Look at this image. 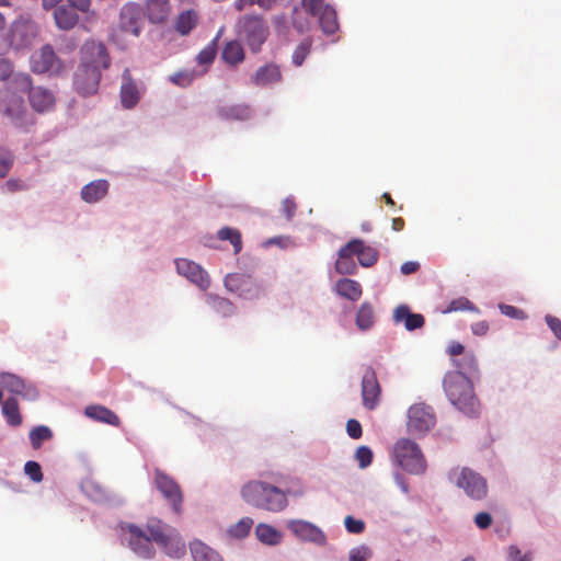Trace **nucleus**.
<instances>
[{
    "label": "nucleus",
    "instance_id": "obj_37",
    "mask_svg": "<svg viewBox=\"0 0 561 561\" xmlns=\"http://www.w3.org/2000/svg\"><path fill=\"white\" fill-rule=\"evenodd\" d=\"M257 539L267 545H276L280 541V534L267 524H259L255 529Z\"/></svg>",
    "mask_w": 561,
    "mask_h": 561
},
{
    "label": "nucleus",
    "instance_id": "obj_14",
    "mask_svg": "<svg viewBox=\"0 0 561 561\" xmlns=\"http://www.w3.org/2000/svg\"><path fill=\"white\" fill-rule=\"evenodd\" d=\"M289 530L300 540L310 541L319 546L327 543L325 534L316 525L306 520H291L288 524Z\"/></svg>",
    "mask_w": 561,
    "mask_h": 561
},
{
    "label": "nucleus",
    "instance_id": "obj_35",
    "mask_svg": "<svg viewBox=\"0 0 561 561\" xmlns=\"http://www.w3.org/2000/svg\"><path fill=\"white\" fill-rule=\"evenodd\" d=\"M197 20V13L194 10L182 12L176 20V31L182 35H187L195 27Z\"/></svg>",
    "mask_w": 561,
    "mask_h": 561
},
{
    "label": "nucleus",
    "instance_id": "obj_41",
    "mask_svg": "<svg viewBox=\"0 0 561 561\" xmlns=\"http://www.w3.org/2000/svg\"><path fill=\"white\" fill-rule=\"evenodd\" d=\"M11 88L13 89L12 92L27 93L30 95L35 87H33L32 78L28 75L16 73L11 81Z\"/></svg>",
    "mask_w": 561,
    "mask_h": 561
},
{
    "label": "nucleus",
    "instance_id": "obj_48",
    "mask_svg": "<svg viewBox=\"0 0 561 561\" xmlns=\"http://www.w3.org/2000/svg\"><path fill=\"white\" fill-rule=\"evenodd\" d=\"M499 309L504 316L512 318V319L524 320L527 318V314L525 313L524 310H522L515 306H512V305L500 304Z\"/></svg>",
    "mask_w": 561,
    "mask_h": 561
},
{
    "label": "nucleus",
    "instance_id": "obj_25",
    "mask_svg": "<svg viewBox=\"0 0 561 561\" xmlns=\"http://www.w3.org/2000/svg\"><path fill=\"white\" fill-rule=\"evenodd\" d=\"M108 187L106 180L92 181L82 187L81 198L89 204L96 203L107 194Z\"/></svg>",
    "mask_w": 561,
    "mask_h": 561
},
{
    "label": "nucleus",
    "instance_id": "obj_46",
    "mask_svg": "<svg viewBox=\"0 0 561 561\" xmlns=\"http://www.w3.org/2000/svg\"><path fill=\"white\" fill-rule=\"evenodd\" d=\"M214 308L224 317H230L234 313V305L227 298L216 297L214 299Z\"/></svg>",
    "mask_w": 561,
    "mask_h": 561
},
{
    "label": "nucleus",
    "instance_id": "obj_38",
    "mask_svg": "<svg viewBox=\"0 0 561 561\" xmlns=\"http://www.w3.org/2000/svg\"><path fill=\"white\" fill-rule=\"evenodd\" d=\"M453 365L457 368L455 373L473 374L478 370V362L473 354L465 353L460 359L453 358Z\"/></svg>",
    "mask_w": 561,
    "mask_h": 561
},
{
    "label": "nucleus",
    "instance_id": "obj_56",
    "mask_svg": "<svg viewBox=\"0 0 561 561\" xmlns=\"http://www.w3.org/2000/svg\"><path fill=\"white\" fill-rule=\"evenodd\" d=\"M13 164V156L5 151L0 152V178H4Z\"/></svg>",
    "mask_w": 561,
    "mask_h": 561
},
{
    "label": "nucleus",
    "instance_id": "obj_1",
    "mask_svg": "<svg viewBox=\"0 0 561 561\" xmlns=\"http://www.w3.org/2000/svg\"><path fill=\"white\" fill-rule=\"evenodd\" d=\"M173 527L163 523L161 519L151 517L147 520L146 527L136 525L127 526V541L130 549L141 558H152L154 556L153 542L161 546L173 531Z\"/></svg>",
    "mask_w": 561,
    "mask_h": 561
},
{
    "label": "nucleus",
    "instance_id": "obj_44",
    "mask_svg": "<svg viewBox=\"0 0 561 561\" xmlns=\"http://www.w3.org/2000/svg\"><path fill=\"white\" fill-rule=\"evenodd\" d=\"M470 310L478 312L477 307L467 298L460 297L449 302L446 312Z\"/></svg>",
    "mask_w": 561,
    "mask_h": 561
},
{
    "label": "nucleus",
    "instance_id": "obj_39",
    "mask_svg": "<svg viewBox=\"0 0 561 561\" xmlns=\"http://www.w3.org/2000/svg\"><path fill=\"white\" fill-rule=\"evenodd\" d=\"M217 237L221 241H229L236 254L242 250L241 232L238 229L224 227L218 231Z\"/></svg>",
    "mask_w": 561,
    "mask_h": 561
},
{
    "label": "nucleus",
    "instance_id": "obj_7",
    "mask_svg": "<svg viewBox=\"0 0 561 561\" xmlns=\"http://www.w3.org/2000/svg\"><path fill=\"white\" fill-rule=\"evenodd\" d=\"M225 287L243 299H259L265 294V286L261 280L245 273H230L225 277Z\"/></svg>",
    "mask_w": 561,
    "mask_h": 561
},
{
    "label": "nucleus",
    "instance_id": "obj_3",
    "mask_svg": "<svg viewBox=\"0 0 561 561\" xmlns=\"http://www.w3.org/2000/svg\"><path fill=\"white\" fill-rule=\"evenodd\" d=\"M443 383L445 393L455 408L469 416L478 413L479 401L473 392L472 382L466 375L447 373Z\"/></svg>",
    "mask_w": 561,
    "mask_h": 561
},
{
    "label": "nucleus",
    "instance_id": "obj_42",
    "mask_svg": "<svg viewBox=\"0 0 561 561\" xmlns=\"http://www.w3.org/2000/svg\"><path fill=\"white\" fill-rule=\"evenodd\" d=\"M253 525L250 517H244L230 528V534L236 538H244L249 535Z\"/></svg>",
    "mask_w": 561,
    "mask_h": 561
},
{
    "label": "nucleus",
    "instance_id": "obj_36",
    "mask_svg": "<svg viewBox=\"0 0 561 561\" xmlns=\"http://www.w3.org/2000/svg\"><path fill=\"white\" fill-rule=\"evenodd\" d=\"M168 9V0H148L147 2L148 16L154 23L164 20Z\"/></svg>",
    "mask_w": 561,
    "mask_h": 561
},
{
    "label": "nucleus",
    "instance_id": "obj_61",
    "mask_svg": "<svg viewBox=\"0 0 561 561\" xmlns=\"http://www.w3.org/2000/svg\"><path fill=\"white\" fill-rule=\"evenodd\" d=\"M296 208H297V206H296L295 202L290 198H286L282 203V211L288 220L294 217Z\"/></svg>",
    "mask_w": 561,
    "mask_h": 561
},
{
    "label": "nucleus",
    "instance_id": "obj_20",
    "mask_svg": "<svg viewBox=\"0 0 561 561\" xmlns=\"http://www.w3.org/2000/svg\"><path fill=\"white\" fill-rule=\"evenodd\" d=\"M57 56L50 45H45L32 56V70L36 73H44L54 69Z\"/></svg>",
    "mask_w": 561,
    "mask_h": 561
},
{
    "label": "nucleus",
    "instance_id": "obj_63",
    "mask_svg": "<svg viewBox=\"0 0 561 561\" xmlns=\"http://www.w3.org/2000/svg\"><path fill=\"white\" fill-rule=\"evenodd\" d=\"M472 333L478 336H483L489 331V323L486 321H479L471 325Z\"/></svg>",
    "mask_w": 561,
    "mask_h": 561
},
{
    "label": "nucleus",
    "instance_id": "obj_60",
    "mask_svg": "<svg viewBox=\"0 0 561 561\" xmlns=\"http://www.w3.org/2000/svg\"><path fill=\"white\" fill-rule=\"evenodd\" d=\"M13 66L10 60L0 58V81H4L11 77Z\"/></svg>",
    "mask_w": 561,
    "mask_h": 561
},
{
    "label": "nucleus",
    "instance_id": "obj_19",
    "mask_svg": "<svg viewBox=\"0 0 561 561\" xmlns=\"http://www.w3.org/2000/svg\"><path fill=\"white\" fill-rule=\"evenodd\" d=\"M123 83L121 87V102L123 107L133 108L140 100L139 90L134 82L129 69L123 71Z\"/></svg>",
    "mask_w": 561,
    "mask_h": 561
},
{
    "label": "nucleus",
    "instance_id": "obj_12",
    "mask_svg": "<svg viewBox=\"0 0 561 561\" xmlns=\"http://www.w3.org/2000/svg\"><path fill=\"white\" fill-rule=\"evenodd\" d=\"M381 398V387L378 381L376 371L368 366L362 378V400L365 409L375 410Z\"/></svg>",
    "mask_w": 561,
    "mask_h": 561
},
{
    "label": "nucleus",
    "instance_id": "obj_32",
    "mask_svg": "<svg viewBox=\"0 0 561 561\" xmlns=\"http://www.w3.org/2000/svg\"><path fill=\"white\" fill-rule=\"evenodd\" d=\"M194 561H222L221 557L202 541L195 540L190 545Z\"/></svg>",
    "mask_w": 561,
    "mask_h": 561
},
{
    "label": "nucleus",
    "instance_id": "obj_50",
    "mask_svg": "<svg viewBox=\"0 0 561 561\" xmlns=\"http://www.w3.org/2000/svg\"><path fill=\"white\" fill-rule=\"evenodd\" d=\"M344 525L350 534H362L365 530V523L360 519H355L351 515L345 517Z\"/></svg>",
    "mask_w": 561,
    "mask_h": 561
},
{
    "label": "nucleus",
    "instance_id": "obj_22",
    "mask_svg": "<svg viewBox=\"0 0 561 561\" xmlns=\"http://www.w3.org/2000/svg\"><path fill=\"white\" fill-rule=\"evenodd\" d=\"M353 243L352 251L357 256L358 263L364 267L373 266L378 260V252L373 247L366 245L363 240L353 239L350 241Z\"/></svg>",
    "mask_w": 561,
    "mask_h": 561
},
{
    "label": "nucleus",
    "instance_id": "obj_62",
    "mask_svg": "<svg viewBox=\"0 0 561 561\" xmlns=\"http://www.w3.org/2000/svg\"><path fill=\"white\" fill-rule=\"evenodd\" d=\"M68 5L72 8L75 11L87 12L90 8V0H67Z\"/></svg>",
    "mask_w": 561,
    "mask_h": 561
},
{
    "label": "nucleus",
    "instance_id": "obj_11",
    "mask_svg": "<svg viewBox=\"0 0 561 561\" xmlns=\"http://www.w3.org/2000/svg\"><path fill=\"white\" fill-rule=\"evenodd\" d=\"M101 79L102 72L79 64L73 77V88L83 96L93 95L99 91Z\"/></svg>",
    "mask_w": 561,
    "mask_h": 561
},
{
    "label": "nucleus",
    "instance_id": "obj_21",
    "mask_svg": "<svg viewBox=\"0 0 561 561\" xmlns=\"http://www.w3.org/2000/svg\"><path fill=\"white\" fill-rule=\"evenodd\" d=\"M84 414L95 422L108 424L112 426L121 425V419L118 417V415L114 411L104 405H88L84 410Z\"/></svg>",
    "mask_w": 561,
    "mask_h": 561
},
{
    "label": "nucleus",
    "instance_id": "obj_31",
    "mask_svg": "<svg viewBox=\"0 0 561 561\" xmlns=\"http://www.w3.org/2000/svg\"><path fill=\"white\" fill-rule=\"evenodd\" d=\"M320 27L327 35L334 34L339 30L337 14L335 9L329 4L318 16Z\"/></svg>",
    "mask_w": 561,
    "mask_h": 561
},
{
    "label": "nucleus",
    "instance_id": "obj_47",
    "mask_svg": "<svg viewBox=\"0 0 561 561\" xmlns=\"http://www.w3.org/2000/svg\"><path fill=\"white\" fill-rule=\"evenodd\" d=\"M355 458L358 461L360 468H366L373 461V451L367 446H360L356 450Z\"/></svg>",
    "mask_w": 561,
    "mask_h": 561
},
{
    "label": "nucleus",
    "instance_id": "obj_6",
    "mask_svg": "<svg viewBox=\"0 0 561 561\" xmlns=\"http://www.w3.org/2000/svg\"><path fill=\"white\" fill-rule=\"evenodd\" d=\"M238 34L253 53H257L268 36V27L257 15H244L238 22Z\"/></svg>",
    "mask_w": 561,
    "mask_h": 561
},
{
    "label": "nucleus",
    "instance_id": "obj_17",
    "mask_svg": "<svg viewBox=\"0 0 561 561\" xmlns=\"http://www.w3.org/2000/svg\"><path fill=\"white\" fill-rule=\"evenodd\" d=\"M0 383L10 392L33 399L37 396L36 390L26 385L25 381L16 375L3 373L0 375Z\"/></svg>",
    "mask_w": 561,
    "mask_h": 561
},
{
    "label": "nucleus",
    "instance_id": "obj_2",
    "mask_svg": "<svg viewBox=\"0 0 561 561\" xmlns=\"http://www.w3.org/2000/svg\"><path fill=\"white\" fill-rule=\"evenodd\" d=\"M242 499L251 506L277 513L288 504L286 493L278 486L261 480H252L241 489Z\"/></svg>",
    "mask_w": 561,
    "mask_h": 561
},
{
    "label": "nucleus",
    "instance_id": "obj_4",
    "mask_svg": "<svg viewBox=\"0 0 561 561\" xmlns=\"http://www.w3.org/2000/svg\"><path fill=\"white\" fill-rule=\"evenodd\" d=\"M394 462L410 474H422L426 470V460L420 446L410 438L398 439L392 447Z\"/></svg>",
    "mask_w": 561,
    "mask_h": 561
},
{
    "label": "nucleus",
    "instance_id": "obj_9",
    "mask_svg": "<svg viewBox=\"0 0 561 561\" xmlns=\"http://www.w3.org/2000/svg\"><path fill=\"white\" fill-rule=\"evenodd\" d=\"M436 417L433 409L424 403H416L408 411V432L414 436H424L434 427Z\"/></svg>",
    "mask_w": 561,
    "mask_h": 561
},
{
    "label": "nucleus",
    "instance_id": "obj_5",
    "mask_svg": "<svg viewBox=\"0 0 561 561\" xmlns=\"http://www.w3.org/2000/svg\"><path fill=\"white\" fill-rule=\"evenodd\" d=\"M449 480L462 489L472 500L481 501L488 494L485 479L470 468H455L449 472Z\"/></svg>",
    "mask_w": 561,
    "mask_h": 561
},
{
    "label": "nucleus",
    "instance_id": "obj_30",
    "mask_svg": "<svg viewBox=\"0 0 561 561\" xmlns=\"http://www.w3.org/2000/svg\"><path fill=\"white\" fill-rule=\"evenodd\" d=\"M355 323L360 331H367L374 327L375 309L370 302L364 301L359 306L356 313Z\"/></svg>",
    "mask_w": 561,
    "mask_h": 561
},
{
    "label": "nucleus",
    "instance_id": "obj_33",
    "mask_svg": "<svg viewBox=\"0 0 561 561\" xmlns=\"http://www.w3.org/2000/svg\"><path fill=\"white\" fill-rule=\"evenodd\" d=\"M221 57L227 64L236 66L243 61L244 49L238 41H231L225 45Z\"/></svg>",
    "mask_w": 561,
    "mask_h": 561
},
{
    "label": "nucleus",
    "instance_id": "obj_40",
    "mask_svg": "<svg viewBox=\"0 0 561 561\" xmlns=\"http://www.w3.org/2000/svg\"><path fill=\"white\" fill-rule=\"evenodd\" d=\"M53 437V432L49 427L41 425L34 427L30 432V440L34 449L41 448L43 442L48 440Z\"/></svg>",
    "mask_w": 561,
    "mask_h": 561
},
{
    "label": "nucleus",
    "instance_id": "obj_8",
    "mask_svg": "<svg viewBox=\"0 0 561 561\" xmlns=\"http://www.w3.org/2000/svg\"><path fill=\"white\" fill-rule=\"evenodd\" d=\"M79 64L103 72L111 67L112 59L104 43L89 39L80 47Z\"/></svg>",
    "mask_w": 561,
    "mask_h": 561
},
{
    "label": "nucleus",
    "instance_id": "obj_18",
    "mask_svg": "<svg viewBox=\"0 0 561 561\" xmlns=\"http://www.w3.org/2000/svg\"><path fill=\"white\" fill-rule=\"evenodd\" d=\"M32 108L37 113H46L55 107V96L51 91L43 87H35L28 95Z\"/></svg>",
    "mask_w": 561,
    "mask_h": 561
},
{
    "label": "nucleus",
    "instance_id": "obj_57",
    "mask_svg": "<svg viewBox=\"0 0 561 561\" xmlns=\"http://www.w3.org/2000/svg\"><path fill=\"white\" fill-rule=\"evenodd\" d=\"M545 321L553 335L561 341V320L552 314H547Z\"/></svg>",
    "mask_w": 561,
    "mask_h": 561
},
{
    "label": "nucleus",
    "instance_id": "obj_24",
    "mask_svg": "<svg viewBox=\"0 0 561 561\" xmlns=\"http://www.w3.org/2000/svg\"><path fill=\"white\" fill-rule=\"evenodd\" d=\"M282 72L277 65L268 64L260 67L252 78V82L256 87H267L270 84L280 81Z\"/></svg>",
    "mask_w": 561,
    "mask_h": 561
},
{
    "label": "nucleus",
    "instance_id": "obj_51",
    "mask_svg": "<svg viewBox=\"0 0 561 561\" xmlns=\"http://www.w3.org/2000/svg\"><path fill=\"white\" fill-rule=\"evenodd\" d=\"M507 557L510 561H531L533 553L530 551L526 553H522L520 549L517 546H510L507 548Z\"/></svg>",
    "mask_w": 561,
    "mask_h": 561
},
{
    "label": "nucleus",
    "instance_id": "obj_23",
    "mask_svg": "<svg viewBox=\"0 0 561 561\" xmlns=\"http://www.w3.org/2000/svg\"><path fill=\"white\" fill-rule=\"evenodd\" d=\"M353 243L350 241L340 249L337 260L335 262V270L342 275H352L357 271V265L354 261V253L352 251Z\"/></svg>",
    "mask_w": 561,
    "mask_h": 561
},
{
    "label": "nucleus",
    "instance_id": "obj_34",
    "mask_svg": "<svg viewBox=\"0 0 561 561\" xmlns=\"http://www.w3.org/2000/svg\"><path fill=\"white\" fill-rule=\"evenodd\" d=\"M2 412L7 422L12 426H19L22 423L19 404L15 398H8L2 404Z\"/></svg>",
    "mask_w": 561,
    "mask_h": 561
},
{
    "label": "nucleus",
    "instance_id": "obj_64",
    "mask_svg": "<svg viewBox=\"0 0 561 561\" xmlns=\"http://www.w3.org/2000/svg\"><path fill=\"white\" fill-rule=\"evenodd\" d=\"M5 187L9 192L14 193L25 190L26 185L20 180L10 179L5 182Z\"/></svg>",
    "mask_w": 561,
    "mask_h": 561
},
{
    "label": "nucleus",
    "instance_id": "obj_45",
    "mask_svg": "<svg viewBox=\"0 0 561 561\" xmlns=\"http://www.w3.org/2000/svg\"><path fill=\"white\" fill-rule=\"evenodd\" d=\"M311 48V42L309 39L302 41L293 54V62L296 66H301L306 57L309 55Z\"/></svg>",
    "mask_w": 561,
    "mask_h": 561
},
{
    "label": "nucleus",
    "instance_id": "obj_55",
    "mask_svg": "<svg viewBox=\"0 0 561 561\" xmlns=\"http://www.w3.org/2000/svg\"><path fill=\"white\" fill-rule=\"evenodd\" d=\"M193 73L187 71H180L171 76V81L180 87H187L193 81Z\"/></svg>",
    "mask_w": 561,
    "mask_h": 561
},
{
    "label": "nucleus",
    "instance_id": "obj_27",
    "mask_svg": "<svg viewBox=\"0 0 561 561\" xmlns=\"http://www.w3.org/2000/svg\"><path fill=\"white\" fill-rule=\"evenodd\" d=\"M334 289L337 295L351 301H357L363 295L362 285L351 278H341L335 283Z\"/></svg>",
    "mask_w": 561,
    "mask_h": 561
},
{
    "label": "nucleus",
    "instance_id": "obj_16",
    "mask_svg": "<svg viewBox=\"0 0 561 561\" xmlns=\"http://www.w3.org/2000/svg\"><path fill=\"white\" fill-rule=\"evenodd\" d=\"M396 324L402 323L408 331L421 329L425 324V319L421 313H413L409 306H398L392 316Z\"/></svg>",
    "mask_w": 561,
    "mask_h": 561
},
{
    "label": "nucleus",
    "instance_id": "obj_59",
    "mask_svg": "<svg viewBox=\"0 0 561 561\" xmlns=\"http://www.w3.org/2000/svg\"><path fill=\"white\" fill-rule=\"evenodd\" d=\"M474 523L480 529H486L492 524V516L486 512H480L474 516Z\"/></svg>",
    "mask_w": 561,
    "mask_h": 561
},
{
    "label": "nucleus",
    "instance_id": "obj_29",
    "mask_svg": "<svg viewBox=\"0 0 561 561\" xmlns=\"http://www.w3.org/2000/svg\"><path fill=\"white\" fill-rule=\"evenodd\" d=\"M160 547L171 558H181L186 552L185 543L175 528Z\"/></svg>",
    "mask_w": 561,
    "mask_h": 561
},
{
    "label": "nucleus",
    "instance_id": "obj_52",
    "mask_svg": "<svg viewBox=\"0 0 561 561\" xmlns=\"http://www.w3.org/2000/svg\"><path fill=\"white\" fill-rule=\"evenodd\" d=\"M370 556V549L366 546H360L350 551V561H367Z\"/></svg>",
    "mask_w": 561,
    "mask_h": 561
},
{
    "label": "nucleus",
    "instance_id": "obj_54",
    "mask_svg": "<svg viewBox=\"0 0 561 561\" xmlns=\"http://www.w3.org/2000/svg\"><path fill=\"white\" fill-rule=\"evenodd\" d=\"M347 435L353 439H358L363 435L360 423L355 419H350L346 423Z\"/></svg>",
    "mask_w": 561,
    "mask_h": 561
},
{
    "label": "nucleus",
    "instance_id": "obj_53",
    "mask_svg": "<svg viewBox=\"0 0 561 561\" xmlns=\"http://www.w3.org/2000/svg\"><path fill=\"white\" fill-rule=\"evenodd\" d=\"M291 19H293V25L294 27L299 32V33H302L305 32L307 28H308V21L307 19L302 18L301 16V11L300 9H298L297 7H295L293 9V15H291Z\"/></svg>",
    "mask_w": 561,
    "mask_h": 561
},
{
    "label": "nucleus",
    "instance_id": "obj_15",
    "mask_svg": "<svg viewBox=\"0 0 561 561\" xmlns=\"http://www.w3.org/2000/svg\"><path fill=\"white\" fill-rule=\"evenodd\" d=\"M4 115L19 127L25 125L27 110L24 99L15 92L8 93L4 98Z\"/></svg>",
    "mask_w": 561,
    "mask_h": 561
},
{
    "label": "nucleus",
    "instance_id": "obj_28",
    "mask_svg": "<svg viewBox=\"0 0 561 561\" xmlns=\"http://www.w3.org/2000/svg\"><path fill=\"white\" fill-rule=\"evenodd\" d=\"M218 116L226 121H247L252 116V108L248 104H234L218 108Z\"/></svg>",
    "mask_w": 561,
    "mask_h": 561
},
{
    "label": "nucleus",
    "instance_id": "obj_43",
    "mask_svg": "<svg viewBox=\"0 0 561 561\" xmlns=\"http://www.w3.org/2000/svg\"><path fill=\"white\" fill-rule=\"evenodd\" d=\"M329 3L325 0H301L302 9L311 16L317 18Z\"/></svg>",
    "mask_w": 561,
    "mask_h": 561
},
{
    "label": "nucleus",
    "instance_id": "obj_26",
    "mask_svg": "<svg viewBox=\"0 0 561 561\" xmlns=\"http://www.w3.org/2000/svg\"><path fill=\"white\" fill-rule=\"evenodd\" d=\"M54 19L56 25L60 30H71L78 23L79 16L77 12L68 4H61L55 8Z\"/></svg>",
    "mask_w": 561,
    "mask_h": 561
},
{
    "label": "nucleus",
    "instance_id": "obj_58",
    "mask_svg": "<svg viewBox=\"0 0 561 561\" xmlns=\"http://www.w3.org/2000/svg\"><path fill=\"white\" fill-rule=\"evenodd\" d=\"M216 57V50L214 47L208 46L199 51L197 55V61L201 65L211 64Z\"/></svg>",
    "mask_w": 561,
    "mask_h": 561
},
{
    "label": "nucleus",
    "instance_id": "obj_49",
    "mask_svg": "<svg viewBox=\"0 0 561 561\" xmlns=\"http://www.w3.org/2000/svg\"><path fill=\"white\" fill-rule=\"evenodd\" d=\"M24 472L31 478L34 482H41L43 480V472L41 466L36 461H27L24 466Z\"/></svg>",
    "mask_w": 561,
    "mask_h": 561
},
{
    "label": "nucleus",
    "instance_id": "obj_10",
    "mask_svg": "<svg viewBox=\"0 0 561 561\" xmlns=\"http://www.w3.org/2000/svg\"><path fill=\"white\" fill-rule=\"evenodd\" d=\"M153 482L164 500L171 504L174 513L180 514L182 512L183 492L179 483L160 469L154 470Z\"/></svg>",
    "mask_w": 561,
    "mask_h": 561
},
{
    "label": "nucleus",
    "instance_id": "obj_13",
    "mask_svg": "<svg viewBox=\"0 0 561 561\" xmlns=\"http://www.w3.org/2000/svg\"><path fill=\"white\" fill-rule=\"evenodd\" d=\"M175 265L180 275L186 277L201 289L206 290L209 287V276L201 265L186 259H178Z\"/></svg>",
    "mask_w": 561,
    "mask_h": 561
}]
</instances>
